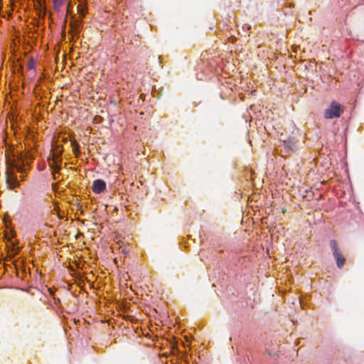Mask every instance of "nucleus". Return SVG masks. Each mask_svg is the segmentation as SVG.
<instances>
[{
  "label": "nucleus",
  "instance_id": "nucleus-11",
  "mask_svg": "<svg viewBox=\"0 0 364 364\" xmlns=\"http://www.w3.org/2000/svg\"><path fill=\"white\" fill-rule=\"evenodd\" d=\"M13 245V248L11 250L12 252H14V254H16L17 252L19 250V247H17L16 248L15 247V245L14 243H12Z\"/></svg>",
  "mask_w": 364,
  "mask_h": 364
},
{
  "label": "nucleus",
  "instance_id": "nucleus-16",
  "mask_svg": "<svg viewBox=\"0 0 364 364\" xmlns=\"http://www.w3.org/2000/svg\"><path fill=\"white\" fill-rule=\"evenodd\" d=\"M60 166H56V170H57V171H58V170H60Z\"/></svg>",
  "mask_w": 364,
  "mask_h": 364
},
{
  "label": "nucleus",
  "instance_id": "nucleus-15",
  "mask_svg": "<svg viewBox=\"0 0 364 364\" xmlns=\"http://www.w3.org/2000/svg\"><path fill=\"white\" fill-rule=\"evenodd\" d=\"M66 21H67V16H65V20H64V25H65Z\"/></svg>",
  "mask_w": 364,
  "mask_h": 364
},
{
  "label": "nucleus",
  "instance_id": "nucleus-5",
  "mask_svg": "<svg viewBox=\"0 0 364 364\" xmlns=\"http://www.w3.org/2000/svg\"><path fill=\"white\" fill-rule=\"evenodd\" d=\"M30 149H31L30 147ZM24 166L26 164H29L30 161H31L34 159V151L31 149L29 150L28 148H27L26 145L24 144Z\"/></svg>",
  "mask_w": 364,
  "mask_h": 364
},
{
  "label": "nucleus",
  "instance_id": "nucleus-1",
  "mask_svg": "<svg viewBox=\"0 0 364 364\" xmlns=\"http://www.w3.org/2000/svg\"><path fill=\"white\" fill-rule=\"evenodd\" d=\"M343 112V107L336 101H333L329 107L325 110L324 117L326 119L338 118Z\"/></svg>",
  "mask_w": 364,
  "mask_h": 364
},
{
  "label": "nucleus",
  "instance_id": "nucleus-4",
  "mask_svg": "<svg viewBox=\"0 0 364 364\" xmlns=\"http://www.w3.org/2000/svg\"><path fill=\"white\" fill-rule=\"evenodd\" d=\"M106 189V183L102 179H97L93 181L92 191L95 193H100Z\"/></svg>",
  "mask_w": 364,
  "mask_h": 364
},
{
  "label": "nucleus",
  "instance_id": "nucleus-9",
  "mask_svg": "<svg viewBox=\"0 0 364 364\" xmlns=\"http://www.w3.org/2000/svg\"><path fill=\"white\" fill-rule=\"evenodd\" d=\"M78 148H79V146L77 143H75V144L73 145V152L77 154L79 151H78Z\"/></svg>",
  "mask_w": 364,
  "mask_h": 364
},
{
  "label": "nucleus",
  "instance_id": "nucleus-3",
  "mask_svg": "<svg viewBox=\"0 0 364 364\" xmlns=\"http://www.w3.org/2000/svg\"><path fill=\"white\" fill-rule=\"evenodd\" d=\"M36 60L33 56H30L28 61L27 63V71H28V78L31 80L34 79L36 76Z\"/></svg>",
  "mask_w": 364,
  "mask_h": 364
},
{
  "label": "nucleus",
  "instance_id": "nucleus-14",
  "mask_svg": "<svg viewBox=\"0 0 364 364\" xmlns=\"http://www.w3.org/2000/svg\"><path fill=\"white\" fill-rule=\"evenodd\" d=\"M70 4H69L68 5V6H67V14L70 12V10H69V9H70Z\"/></svg>",
  "mask_w": 364,
  "mask_h": 364
},
{
  "label": "nucleus",
  "instance_id": "nucleus-13",
  "mask_svg": "<svg viewBox=\"0 0 364 364\" xmlns=\"http://www.w3.org/2000/svg\"><path fill=\"white\" fill-rule=\"evenodd\" d=\"M16 166L19 172L22 171V168L18 164H16Z\"/></svg>",
  "mask_w": 364,
  "mask_h": 364
},
{
  "label": "nucleus",
  "instance_id": "nucleus-7",
  "mask_svg": "<svg viewBox=\"0 0 364 364\" xmlns=\"http://www.w3.org/2000/svg\"><path fill=\"white\" fill-rule=\"evenodd\" d=\"M53 9L58 12L60 11L61 6L64 3V0H53Z\"/></svg>",
  "mask_w": 364,
  "mask_h": 364
},
{
  "label": "nucleus",
  "instance_id": "nucleus-2",
  "mask_svg": "<svg viewBox=\"0 0 364 364\" xmlns=\"http://www.w3.org/2000/svg\"><path fill=\"white\" fill-rule=\"evenodd\" d=\"M330 247L332 250L333 256L336 259L337 267L341 269L344 266L346 257L339 250L337 242L335 240L330 241Z\"/></svg>",
  "mask_w": 364,
  "mask_h": 364
},
{
  "label": "nucleus",
  "instance_id": "nucleus-10",
  "mask_svg": "<svg viewBox=\"0 0 364 364\" xmlns=\"http://www.w3.org/2000/svg\"><path fill=\"white\" fill-rule=\"evenodd\" d=\"M18 265H21V266H23V261L21 260V261H16V264H15V266H16V269H18ZM21 268H22V267H21ZM18 271V270H17ZM18 274V272H17V274Z\"/></svg>",
  "mask_w": 364,
  "mask_h": 364
},
{
  "label": "nucleus",
  "instance_id": "nucleus-17",
  "mask_svg": "<svg viewBox=\"0 0 364 364\" xmlns=\"http://www.w3.org/2000/svg\"><path fill=\"white\" fill-rule=\"evenodd\" d=\"M23 130H24V131L26 130V128H25V127L23 128ZM25 137H26V136L24 135V138H25Z\"/></svg>",
  "mask_w": 364,
  "mask_h": 364
},
{
  "label": "nucleus",
  "instance_id": "nucleus-12",
  "mask_svg": "<svg viewBox=\"0 0 364 364\" xmlns=\"http://www.w3.org/2000/svg\"><path fill=\"white\" fill-rule=\"evenodd\" d=\"M70 26L72 27L73 29H76V26H77V24L76 23H70Z\"/></svg>",
  "mask_w": 364,
  "mask_h": 364
},
{
  "label": "nucleus",
  "instance_id": "nucleus-8",
  "mask_svg": "<svg viewBox=\"0 0 364 364\" xmlns=\"http://www.w3.org/2000/svg\"><path fill=\"white\" fill-rule=\"evenodd\" d=\"M30 48H31V46H26V42L24 41V51H23L24 56L26 55V53L30 51Z\"/></svg>",
  "mask_w": 364,
  "mask_h": 364
},
{
  "label": "nucleus",
  "instance_id": "nucleus-6",
  "mask_svg": "<svg viewBox=\"0 0 364 364\" xmlns=\"http://www.w3.org/2000/svg\"><path fill=\"white\" fill-rule=\"evenodd\" d=\"M6 183H7V186L8 187L10 188V189H14L17 186H19L20 183L18 181L17 178L16 176H14V175L12 174H9L7 176V178H6Z\"/></svg>",
  "mask_w": 364,
  "mask_h": 364
}]
</instances>
